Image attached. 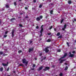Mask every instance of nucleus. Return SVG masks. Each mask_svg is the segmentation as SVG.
<instances>
[{"instance_id":"35","label":"nucleus","mask_w":76,"mask_h":76,"mask_svg":"<svg viewBox=\"0 0 76 76\" xmlns=\"http://www.w3.org/2000/svg\"><path fill=\"white\" fill-rule=\"evenodd\" d=\"M33 2H34V3H36V0H34L33 1Z\"/></svg>"},{"instance_id":"29","label":"nucleus","mask_w":76,"mask_h":76,"mask_svg":"<svg viewBox=\"0 0 76 76\" xmlns=\"http://www.w3.org/2000/svg\"><path fill=\"white\" fill-rule=\"evenodd\" d=\"M51 33H49L48 34V35H51Z\"/></svg>"},{"instance_id":"3","label":"nucleus","mask_w":76,"mask_h":76,"mask_svg":"<svg viewBox=\"0 0 76 76\" xmlns=\"http://www.w3.org/2000/svg\"><path fill=\"white\" fill-rule=\"evenodd\" d=\"M49 48L48 47H47L45 48V53H48L49 51V50L48 49V48Z\"/></svg>"},{"instance_id":"54","label":"nucleus","mask_w":76,"mask_h":76,"mask_svg":"<svg viewBox=\"0 0 76 76\" xmlns=\"http://www.w3.org/2000/svg\"><path fill=\"white\" fill-rule=\"evenodd\" d=\"M41 39H40V40H41Z\"/></svg>"},{"instance_id":"52","label":"nucleus","mask_w":76,"mask_h":76,"mask_svg":"<svg viewBox=\"0 0 76 76\" xmlns=\"http://www.w3.org/2000/svg\"><path fill=\"white\" fill-rule=\"evenodd\" d=\"M65 64H66V65H67V64H66V63H65Z\"/></svg>"},{"instance_id":"42","label":"nucleus","mask_w":76,"mask_h":76,"mask_svg":"<svg viewBox=\"0 0 76 76\" xmlns=\"http://www.w3.org/2000/svg\"><path fill=\"white\" fill-rule=\"evenodd\" d=\"M20 27H22V25L21 24H20Z\"/></svg>"},{"instance_id":"45","label":"nucleus","mask_w":76,"mask_h":76,"mask_svg":"<svg viewBox=\"0 0 76 76\" xmlns=\"http://www.w3.org/2000/svg\"><path fill=\"white\" fill-rule=\"evenodd\" d=\"M25 9H28V8L27 7H25Z\"/></svg>"},{"instance_id":"58","label":"nucleus","mask_w":76,"mask_h":76,"mask_svg":"<svg viewBox=\"0 0 76 76\" xmlns=\"http://www.w3.org/2000/svg\"><path fill=\"white\" fill-rule=\"evenodd\" d=\"M21 15H22V14H21Z\"/></svg>"},{"instance_id":"55","label":"nucleus","mask_w":76,"mask_h":76,"mask_svg":"<svg viewBox=\"0 0 76 76\" xmlns=\"http://www.w3.org/2000/svg\"><path fill=\"white\" fill-rule=\"evenodd\" d=\"M5 51H7V50L6 49Z\"/></svg>"},{"instance_id":"16","label":"nucleus","mask_w":76,"mask_h":76,"mask_svg":"<svg viewBox=\"0 0 76 76\" xmlns=\"http://www.w3.org/2000/svg\"><path fill=\"white\" fill-rule=\"evenodd\" d=\"M67 69H68V67H67V66H66L65 69V70H67Z\"/></svg>"},{"instance_id":"21","label":"nucleus","mask_w":76,"mask_h":76,"mask_svg":"<svg viewBox=\"0 0 76 76\" xmlns=\"http://www.w3.org/2000/svg\"><path fill=\"white\" fill-rule=\"evenodd\" d=\"M60 35V33L59 32H58L57 34V36H58L59 35Z\"/></svg>"},{"instance_id":"37","label":"nucleus","mask_w":76,"mask_h":76,"mask_svg":"<svg viewBox=\"0 0 76 76\" xmlns=\"http://www.w3.org/2000/svg\"><path fill=\"white\" fill-rule=\"evenodd\" d=\"M36 29H38V28H39V27H38V26H37L36 27Z\"/></svg>"},{"instance_id":"28","label":"nucleus","mask_w":76,"mask_h":76,"mask_svg":"<svg viewBox=\"0 0 76 76\" xmlns=\"http://www.w3.org/2000/svg\"><path fill=\"white\" fill-rule=\"evenodd\" d=\"M63 19H62L61 20V23H63Z\"/></svg>"},{"instance_id":"13","label":"nucleus","mask_w":76,"mask_h":76,"mask_svg":"<svg viewBox=\"0 0 76 76\" xmlns=\"http://www.w3.org/2000/svg\"><path fill=\"white\" fill-rule=\"evenodd\" d=\"M6 7L7 8H8L9 7V5L8 4H6Z\"/></svg>"},{"instance_id":"41","label":"nucleus","mask_w":76,"mask_h":76,"mask_svg":"<svg viewBox=\"0 0 76 76\" xmlns=\"http://www.w3.org/2000/svg\"><path fill=\"white\" fill-rule=\"evenodd\" d=\"M42 56V53H41L39 54V56Z\"/></svg>"},{"instance_id":"30","label":"nucleus","mask_w":76,"mask_h":76,"mask_svg":"<svg viewBox=\"0 0 76 76\" xmlns=\"http://www.w3.org/2000/svg\"><path fill=\"white\" fill-rule=\"evenodd\" d=\"M46 59V57H43V58L42 59L43 60H45V59Z\"/></svg>"},{"instance_id":"59","label":"nucleus","mask_w":76,"mask_h":76,"mask_svg":"<svg viewBox=\"0 0 76 76\" xmlns=\"http://www.w3.org/2000/svg\"><path fill=\"white\" fill-rule=\"evenodd\" d=\"M43 0V1H44V0Z\"/></svg>"},{"instance_id":"5","label":"nucleus","mask_w":76,"mask_h":76,"mask_svg":"<svg viewBox=\"0 0 76 76\" xmlns=\"http://www.w3.org/2000/svg\"><path fill=\"white\" fill-rule=\"evenodd\" d=\"M69 54H70L69 57H74V54H71V52H69Z\"/></svg>"},{"instance_id":"47","label":"nucleus","mask_w":76,"mask_h":76,"mask_svg":"<svg viewBox=\"0 0 76 76\" xmlns=\"http://www.w3.org/2000/svg\"><path fill=\"white\" fill-rule=\"evenodd\" d=\"M54 30L55 31H56V28H54Z\"/></svg>"},{"instance_id":"56","label":"nucleus","mask_w":76,"mask_h":76,"mask_svg":"<svg viewBox=\"0 0 76 76\" xmlns=\"http://www.w3.org/2000/svg\"><path fill=\"white\" fill-rule=\"evenodd\" d=\"M14 73H15V71H14Z\"/></svg>"},{"instance_id":"27","label":"nucleus","mask_w":76,"mask_h":76,"mask_svg":"<svg viewBox=\"0 0 76 76\" xmlns=\"http://www.w3.org/2000/svg\"><path fill=\"white\" fill-rule=\"evenodd\" d=\"M57 51H58V52H60L61 51V50H60V49L58 50H57Z\"/></svg>"},{"instance_id":"18","label":"nucleus","mask_w":76,"mask_h":76,"mask_svg":"<svg viewBox=\"0 0 76 76\" xmlns=\"http://www.w3.org/2000/svg\"><path fill=\"white\" fill-rule=\"evenodd\" d=\"M19 66H22L23 67L24 66V65L22 64H19Z\"/></svg>"},{"instance_id":"10","label":"nucleus","mask_w":76,"mask_h":76,"mask_svg":"<svg viewBox=\"0 0 76 76\" xmlns=\"http://www.w3.org/2000/svg\"><path fill=\"white\" fill-rule=\"evenodd\" d=\"M2 64L4 66H7V65L6 64Z\"/></svg>"},{"instance_id":"38","label":"nucleus","mask_w":76,"mask_h":76,"mask_svg":"<svg viewBox=\"0 0 76 76\" xmlns=\"http://www.w3.org/2000/svg\"><path fill=\"white\" fill-rule=\"evenodd\" d=\"M72 53H73V54H75V51H73L72 52Z\"/></svg>"},{"instance_id":"9","label":"nucleus","mask_w":76,"mask_h":76,"mask_svg":"<svg viewBox=\"0 0 76 76\" xmlns=\"http://www.w3.org/2000/svg\"><path fill=\"white\" fill-rule=\"evenodd\" d=\"M36 20L37 21H39V20H40V18L39 17H37L36 19Z\"/></svg>"},{"instance_id":"23","label":"nucleus","mask_w":76,"mask_h":76,"mask_svg":"<svg viewBox=\"0 0 76 76\" xmlns=\"http://www.w3.org/2000/svg\"><path fill=\"white\" fill-rule=\"evenodd\" d=\"M15 18H12L10 20H11V21H12L13 20H15Z\"/></svg>"},{"instance_id":"4","label":"nucleus","mask_w":76,"mask_h":76,"mask_svg":"<svg viewBox=\"0 0 76 76\" xmlns=\"http://www.w3.org/2000/svg\"><path fill=\"white\" fill-rule=\"evenodd\" d=\"M49 69H50V68L49 67H46L45 68V69H44L43 70L45 71H46V70H49Z\"/></svg>"},{"instance_id":"12","label":"nucleus","mask_w":76,"mask_h":76,"mask_svg":"<svg viewBox=\"0 0 76 76\" xmlns=\"http://www.w3.org/2000/svg\"><path fill=\"white\" fill-rule=\"evenodd\" d=\"M43 28H42L40 30V33H42V31H43Z\"/></svg>"},{"instance_id":"15","label":"nucleus","mask_w":76,"mask_h":76,"mask_svg":"<svg viewBox=\"0 0 76 76\" xmlns=\"http://www.w3.org/2000/svg\"><path fill=\"white\" fill-rule=\"evenodd\" d=\"M68 3L69 4H71V3H72V1H69Z\"/></svg>"},{"instance_id":"51","label":"nucleus","mask_w":76,"mask_h":76,"mask_svg":"<svg viewBox=\"0 0 76 76\" xmlns=\"http://www.w3.org/2000/svg\"><path fill=\"white\" fill-rule=\"evenodd\" d=\"M35 60H37V58H35Z\"/></svg>"},{"instance_id":"34","label":"nucleus","mask_w":76,"mask_h":76,"mask_svg":"<svg viewBox=\"0 0 76 76\" xmlns=\"http://www.w3.org/2000/svg\"><path fill=\"white\" fill-rule=\"evenodd\" d=\"M7 37V35H5L4 36V38H6V37Z\"/></svg>"},{"instance_id":"32","label":"nucleus","mask_w":76,"mask_h":76,"mask_svg":"<svg viewBox=\"0 0 76 76\" xmlns=\"http://www.w3.org/2000/svg\"><path fill=\"white\" fill-rule=\"evenodd\" d=\"M62 75H63V74L61 73H60V76H62Z\"/></svg>"},{"instance_id":"40","label":"nucleus","mask_w":76,"mask_h":76,"mask_svg":"<svg viewBox=\"0 0 76 76\" xmlns=\"http://www.w3.org/2000/svg\"><path fill=\"white\" fill-rule=\"evenodd\" d=\"M32 43V41H31L30 42V44H31V43Z\"/></svg>"},{"instance_id":"33","label":"nucleus","mask_w":76,"mask_h":76,"mask_svg":"<svg viewBox=\"0 0 76 76\" xmlns=\"http://www.w3.org/2000/svg\"><path fill=\"white\" fill-rule=\"evenodd\" d=\"M40 19H42V16H40Z\"/></svg>"},{"instance_id":"11","label":"nucleus","mask_w":76,"mask_h":76,"mask_svg":"<svg viewBox=\"0 0 76 76\" xmlns=\"http://www.w3.org/2000/svg\"><path fill=\"white\" fill-rule=\"evenodd\" d=\"M14 31H13L12 32V37H13L14 35Z\"/></svg>"},{"instance_id":"46","label":"nucleus","mask_w":76,"mask_h":76,"mask_svg":"<svg viewBox=\"0 0 76 76\" xmlns=\"http://www.w3.org/2000/svg\"><path fill=\"white\" fill-rule=\"evenodd\" d=\"M74 42H76V40L74 41Z\"/></svg>"},{"instance_id":"24","label":"nucleus","mask_w":76,"mask_h":76,"mask_svg":"<svg viewBox=\"0 0 76 76\" xmlns=\"http://www.w3.org/2000/svg\"><path fill=\"white\" fill-rule=\"evenodd\" d=\"M42 5H40L39 6V8H41V7H42Z\"/></svg>"},{"instance_id":"17","label":"nucleus","mask_w":76,"mask_h":76,"mask_svg":"<svg viewBox=\"0 0 76 76\" xmlns=\"http://www.w3.org/2000/svg\"><path fill=\"white\" fill-rule=\"evenodd\" d=\"M52 28H53V26H51L48 29H49L50 30V29H51Z\"/></svg>"},{"instance_id":"8","label":"nucleus","mask_w":76,"mask_h":76,"mask_svg":"<svg viewBox=\"0 0 76 76\" xmlns=\"http://www.w3.org/2000/svg\"><path fill=\"white\" fill-rule=\"evenodd\" d=\"M33 51V49H31V48L29 49V53H30V52H31V51Z\"/></svg>"},{"instance_id":"1","label":"nucleus","mask_w":76,"mask_h":76,"mask_svg":"<svg viewBox=\"0 0 76 76\" xmlns=\"http://www.w3.org/2000/svg\"><path fill=\"white\" fill-rule=\"evenodd\" d=\"M67 56V53H65L64 56L62 57L60 59H59V61H61L60 63H62L63 61H64L66 60V59H64L63 58H64L65 57H66Z\"/></svg>"},{"instance_id":"43","label":"nucleus","mask_w":76,"mask_h":76,"mask_svg":"<svg viewBox=\"0 0 76 76\" xmlns=\"http://www.w3.org/2000/svg\"><path fill=\"white\" fill-rule=\"evenodd\" d=\"M14 5H15V6H16V2L14 3Z\"/></svg>"},{"instance_id":"25","label":"nucleus","mask_w":76,"mask_h":76,"mask_svg":"<svg viewBox=\"0 0 76 76\" xmlns=\"http://www.w3.org/2000/svg\"><path fill=\"white\" fill-rule=\"evenodd\" d=\"M18 53H22V50H19Z\"/></svg>"},{"instance_id":"44","label":"nucleus","mask_w":76,"mask_h":76,"mask_svg":"<svg viewBox=\"0 0 76 76\" xmlns=\"http://www.w3.org/2000/svg\"><path fill=\"white\" fill-rule=\"evenodd\" d=\"M9 68H8L7 69V71H9Z\"/></svg>"},{"instance_id":"57","label":"nucleus","mask_w":76,"mask_h":76,"mask_svg":"<svg viewBox=\"0 0 76 76\" xmlns=\"http://www.w3.org/2000/svg\"><path fill=\"white\" fill-rule=\"evenodd\" d=\"M19 1H21V0H19Z\"/></svg>"},{"instance_id":"53","label":"nucleus","mask_w":76,"mask_h":76,"mask_svg":"<svg viewBox=\"0 0 76 76\" xmlns=\"http://www.w3.org/2000/svg\"><path fill=\"white\" fill-rule=\"evenodd\" d=\"M32 70H34V69H32Z\"/></svg>"},{"instance_id":"20","label":"nucleus","mask_w":76,"mask_h":76,"mask_svg":"<svg viewBox=\"0 0 76 76\" xmlns=\"http://www.w3.org/2000/svg\"><path fill=\"white\" fill-rule=\"evenodd\" d=\"M51 41V40L50 39H48L47 40V42H50Z\"/></svg>"},{"instance_id":"48","label":"nucleus","mask_w":76,"mask_h":76,"mask_svg":"<svg viewBox=\"0 0 76 76\" xmlns=\"http://www.w3.org/2000/svg\"><path fill=\"white\" fill-rule=\"evenodd\" d=\"M74 20L75 21H76V19H74Z\"/></svg>"},{"instance_id":"6","label":"nucleus","mask_w":76,"mask_h":76,"mask_svg":"<svg viewBox=\"0 0 76 76\" xmlns=\"http://www.w3.org/2000/svg\"><path fill=\"white\" fill-rule=\"evenodd\" d=\"M66 25H64V28H62V30L63 31H64L65 29H66Z\"/></svg>"},{"instance_id":"39","label":"nucleus","mask_w":76,"mask_h":76,"mask_svg":"<svg viewBox=\"0 0 76 76\" xmlns=\"http://www.w3.org/2000/svg\"><path fill=\"white\" fill-rule=\"evenodd\" d=\"M8 32V31H7L5 32V34H7V33Z\"/></svg>"},{"instance_id":"31","label":"nucleus","mask_w":76,"mask_h":76,"mask_svg":"<svg viewBox=\"0 0 76 76\" xmlns=\"http://www.w3.org/2000/svg\"><path fill=\"white\" fill-rule=\"evenodd\" d=\"M35 65L34 64L33 66V67H35Z\"/></svg>"},{"instance_id":"19","label":"nucleus","mask_w":76,"mask_h":76,"mask_svg":"<svg viewBox=\"0 0 76 76\" xmlns=\"http://www.w3.org/2000/svg\"><path fill=\"white\" fill-rule=\"evenodd\" d=\"M3 54V52H2V51L0 52V54L1 55H2Z\"/></svg>"},{"instance_id":"7","label":"nucleus","mask_w":76,"mask_h":76,"mask_svg":"<svg viewBox=\"0 0 76 76\" xmlns=\"http://www.w3.org/2000/svg\"><path fill=\"white\" fill-rule=\"evenodd\" d=\"M43 68V66H41L39 68V69H38V70H40L42 69Z\"/></svg>"},{"instance_id":"26","label":"nucleus","mask_w":76,"mask_h":76,"mask_svg":"<svg viewBox=\"0 0 76 76\" xmlns=\"http://www.w3.org/2000/svg\"><path fill=\"white\" fill-rule=\"evenodd\" d=\"M42 33H40V34L39 35L40 37H42Z\"/></svg>"},{"instance_id":"49","label":"nucleus","mask_w":76,"mask_h":76,"mask_svg":"<svg viewBox=\"0 0 76 76\" xmlns=\"http://www.w3.org/2000/svg\"><path fill=\"white\" fill-rule=\"evenodd\" d=\"M3 56H6V55H5V54H3Z\"/></svg>"},{"instance_id":"14","label":"nucleus","mask_w":76,"mask_h":76,"mask_svg":"<svg viewBox=\"0 0 76 76\" xmlns=\"http://www.w3.org/2000/svg\"><path fill=\"white\" fill-rule=\"evenodd\" d=\"M3 70V67H2L0 68L1 72H2Z\"/></svg>"},{"instance_id":"36","label":"nucleus","mask_w":76,"mask_h":76,"mask_svg":"<svg viewBox=\"0 0 76 76\" xmlns=\"http://www.w3.org/2000/svg\"><path fill=\"white\" fill-rule=\"evenodd\" d=\"M68 45V47H69V42H67V43H66Z\"/></svg>"},{"instance_id":"50","label":"nucleus","mask_w":76,"mask_h":76,"mask_svg":"<svg viewBox=\"0 0 76 76\" xmlns=\"http://www.w3.org/2000/svg\"><path fill=\"white\" fill-rule=\"evenodd\" d=\"M32 10H33V9H34V8H32Z\"/></svg>"},{"instance_id":"22","label":"nucleus","mask_w":76,"mask_h":76,"mask_svg":"<svg viewBox=\"0 0 76 76\" xmlns=\"http://www.w3.org/2000/svg\"><path fill=\"white\" fill-rule=\"evenodd\" d=\"M53 11L51 10L50 11V13L51 14H53Z\"/></svg>"},{"instance_id":"2","label":"nucleus","mask_w":76,"mask_h":76,"mask_svg":"<svg viewBox=\"0 0 76 76\" xmlns=\"http://www.w3.org/2000/svg\"><path fill=\"white\" fill-rule=\"evenodd\" d=\"M23 63L24 64H25L26 65V66L28 63V61H26L25 59H24L23 60Z\"/></svg>"}]
</instances>
